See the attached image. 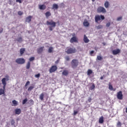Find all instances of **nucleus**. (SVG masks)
<instances>
[{
    "instance_id": "f257e3e1",
    "label": "nucleus",
    "mask_w": 127,
    "mask_h": 127,
    "mask_svg": "<svg viewBox=\"0 0 127 127\" xmlns=\"http://www.w3.org/2000/svg\"><path fill=\"white\" fill-rule=\"evenodd\" d=\"M47 25H49V29L50 31L53 30V28L56 27V22L54 21L53 20L47 21Z\"/></svg>"
},
{
    "instance_id": "f03ea898",
    "label": "nucleus",
    "mask_w": 127,
    "mask_h": 127,
    "mask_svg": "<svg viewBox=\"0 0 127 127\" xmlns=\"http://www.w3.org/2000/svg\"><path fill=\"white\" fill-rule=\"evenodd\" d=\"M65 52L67 54H73L77 52V50L75 48H71L70 47H68L65 49Z\"/></svg>"
},
{
    "instance_id": "7ed1b4c3",
    "label": "nucleus",
    "mask_w": 127,
    "mask_h": 127,
    "mask_svg": "<svg viewBox=\"0 0 127 127\" xmlns=\"http://www.w3.org/2000/svg\"><path fill=\"white\" fill-rule=\"evenodd\" d=\"M79 65V61L77 59H73L71 62V66L72 69H76Z\"/></svg>"
},
{
    "instance_id": "20e7f679",
    "label": "nucleus",
    "mask_w": 127,
    "mask_h": 127,
    "mask_svg": "<svg viewBox=\"0 0 127 127\" xmlns=\"http://www.w3.org/2000/svg\"><path fill=\"white\" fill-rule=\"evenodd\" d=\"M105 19V16L104 15H96L95 17V21L96 23H98L100 20H104Z\"/></svg>"
},
{
    "instance_id": "39448f33",
    "label": "nucleus",
    "mask_w": 127,
    "mask_h": 127,
    "mask_svg": "<svg viewBox=\"0 0 127 127\" xmlns=\"http://www.w3.org/2000/svg\"><path fill=\"white\" fill-rule=\"evenodd\" d=\"M5 78H3L1 80L2 84L3 85V88L4 89L5 88V86H6V81H8L9 76L7 75L5 76Z\"/></svg>"
},
{
    "instance_id": "423d86ee",
    "label": "nucleus",
    "mask_w": 127,
    "mask_h": 127,
    "mask_svg": "<svg viewBox=\"0 0 127 127\" xmlns=\"http://www.w3.org/2000/svg\"><path fill=\"white\" fill-rule=\"evenodd\" d=\"M15 62L17 64H24L25 60L23 58H18L16 60Z\"/></svg>"
},
{
    "instance_id": "0eeeda50",
    "label": "nucleus",
    "mask_w": 127,
    "mask_h": 127,
    "mask_svg": "<svg viewBox=\"0 0 127 127\" xmlns=\"http://www.w3.org/2000/svg\"><path fill=\"white\" fill-rule=\"evenodd\" d=\"M97 11L98 13H101V12L105 13L106 12V9H105L104 7L100 6L97 8Z\"/></svg>"
},
{
    "instance_id": "6e6552de",
    "label": "nucleus",
    "mask_w": 127,
    "mask_h": 127,
    "mask_svg": "<svg viewBox=\"0 0 127 127\" xmlns=\"http://www.w3.org/2000/svg\"><path fill=\"white\" fill-rule=\"evenodd\" d=\"M57 70V66L56 65H53L49 69L50 73H54L55 71Z\"/></svg>"
},
{
    "instance_id": "1a4fd4ad",
    "label": "nucleus",
    "mask_w": 127,
    "mask_h": 127,
    "mask_svg": "<svg viewBox=\"0 0 127 127\" xmlns=\"http://www.w3.org/2000/svg\"><path fill=\"white\" fill-rule=\"evenodd\" d=\"M120 53H121V50H120V49H117L112 51V54L113 55H117V54H120Z\"/></svg>"
},
{
    "instance_id": "9d476101",
    "label": "nucleus",
    "mask_w": 127,
    "mask_h": 127,
    "mask_svg": "<svg viewBox=\"0 0 127 127\" xmlns=\"http://www.w3.org/2000/svg\"><path fill=\"white\" fill-rule=\"evenodd\" d=\"M117 98L119 100H123V92L120 91L117 93Z\"/></svg>"
},
{
    "instance_id": "9b49d317",
    "label": "nucleus",
    "mask_w": 127,
    "mask_h": 127,
    "mask_svg": "<svg viewBox=\"0 0 127 127\" xmlns=\"http://www.w3.org/2000/svg\"><path fill=\"white\" fill-rule=\"evenodd\" d=\"M44 49V46L40 47L37 49V53H38V54H41V53H42V52H43Z\"/></svg>"
},
{
    "instance_id": "f8f14e48",
    "label": "nucleus",
    "mask_w": 127,
    "mask_h": 127,
    "mask_svg": "<svg viewBox=\"0 0 127 127\" xmlns=\"http://www.w3.org/2000/svg\"><path fill=\"white\" fill-rule=\"evenodd\" d=\"M83 41L85 43H89V42H90V40L88 39V37L86 35H84Z\"/></svg>"
},
{
    "instance_id": "ddd939ff",
    "label": "nucleus",
    "mask_w": 127,
    "mask_h": 127,
    "mask_svg": "<svg viewBox=\"0 0 127 127\" xmlns=\"http://www.w3.org/2000/svg\"><path fill=\"white\" fill-rule=\"evenodd\" d=\"M70 42L71 43H73V42H77L78 39H77V37H73L71 38Z\"/></svg>"
},
{
    "instance_id": "4468645a",
    "label": "nucleus",
    "mask_w": 127,
    "mask_h": 127,
    "mask_svg": "<svg viewBox=\"0 0 127 127\" xmlns=\"http://www.w3.org/2000/svg\"><path fill=\"white\" fill-rule=\"evenodd\" d=\"M39 8L41 9V10H44L46 9V5L44 4L39 5Z\"/></svg>"
},
{
    "instance_id": "2eb2a0df",
    "label": "nucleus",
    "mask_w": 127,
    "mask_h": 127,
    "mask_svg": "<svg viewBox=\"0 0 127 127\" xmlns=\"http://www.w3.org/2000/svg\"><path fill=\"white\" fill-rule=\"evenodd\" d=\"M109 89L110 90V91H116V88H114V87H113V85L111 82H109Z\"/></svg>"
},
{
    "instance_id": "dca6fc26",
    "label": "nucleus",
    "mask_w": 127,
    "mask_h": 127,
    "mask_svg": "<svg viewBox=\"0 0 127 127\" xmlns=\"http://www.w3.org/2000/svg\"><path fill=\"white\" fill-rule=\"evenodd\" d=\"M68 74H69V71L66 69H64L63 70L62 72V75H63L64 76H68Z\"/></svg>"
},
{
    "instance_id": "f3484780",
    "label": "nucleus",
    "mask_w": 127,
    "mask_h": 127,
    "mask_svg": "<svg viewBox=\"0 0 127 127\" xmlns=\"http://www.w3.org/2000/svg\"><path fill=\"white\" fill-rule=\"evenodd\" d=\"M15 114L16 115H20L21 114V110L20 109H16L15 110Z\"/></svg>"
},
{
    "instance_id": "a211bd4d",
    "label": "nucleus",
    "mask_w": 127,
    "mask_h": 127,
    "mask_svg": "<svg viewBox=\"0 0 127 127\" xmlns=\"http://www.w3.org/2000/svg\"><path fill=\"white\" fill-rule=\"evenodd\" d=\"M31 18H32V16L31 15H29L26 18V22H30L31 21Z\"/></svg>"
},
{
    "instance_id": "6ab92c4d",
    "label": "nucleus",
    "mask_w": 127,
    "mask_h": 127,
    "mask_svg": "<svg viewBox=\"0 0 127 127\" xmlns=\"http://www.w3.org/2000/svg\"><path fill=\"white\" fill-rule=\"evenodd\" d=\"M24 52H25V48H22L20 49V54L21 55H22V54H23V53H24Z\"/></svg>"
},
{
    "instance_id": "aec40b11",
    "label": "nucleus",
    "mask_w": 127,
    "mask_h": 127,
    "mask_svg": "<svg viewBox=\"0 0 127 127\" xmlns=\"http://www.w3.org/2000/svg\"><path fill=\"white\" fill-rule=\"evenodd\" d=\"M99 124H104V117L101 116L99 120Z\"/></svg>"
},
{
    "instance_id": "412c9836",
    "label": "nucleus",
    "mask_w": 127,
    "mask_h": 127,
    "mask_svg": "<svg viewBox=\"0 0 127 127\" xmlns=\"http://www.w3.org/2000/svg\"><path fill=\"white\" fill-rule=\"evenodd\" d=\"M39 99L41 100V101H43L44 99V94L41 93L39 96Z\"/></svg>"
},
{
    "instance_id": "4be33fe9",
    "label": "nucleus",
    "mask_w": 127,
    "mask_h": 127,
    "mask_svg": "<svg viewBox=\"0 0 127 127\" xmlns=\"http://www.w3.org/2000/svg\"><path fill=\"white\" fill-rule=\"evenodd\" d=\"M109 5H110L109 1H106L104 3L105 7H106V8H108L109 7Z\"/></svg>"
},
{
    "instance_id": "5701e85b",
    "label": "nucleus",
    "mask_w": 127,
    "mask_h": 127,
    "mask_svg": "<svg viewBox=\"0 0 127 127\" xmlns=\"http://www.w3.org/2000/svg\"><path fill=\"white\" fill-rule=\"evenodd\" d=\"M45 15L46 17H49V16H51V13L50 11H47L45 13Z\"/></svg>"
},
{
    "instance_id": "b1692460",
    "label": "nucleus",
    "mask_w": 127,
    "mask_h": 127,
    "mask_svg": "<svg viewBox=\"0 0 127 127\" xmlns=\"http://www.w3.org/2000/svg\"><path fill=\"white\" fill-rule=\"evenodd\" d=\"M83 25L84 26H89V25H90V24L89 23L88 21H84L83 22Z\"/></svg>"
},
{
    "instance_id": "393cba45",
    "label": "nucleus",
    "mask_w": 127,
    "mask_h": 127,
    "mask_svg": "<svg viewBox=\"0 0 127 127\" xmlns=\"http://www.w3.org/2000/svg\"><path fill=\"white\" fill-rule=\"evenodd\" d=\"M12 104L14 107H16V106L18 105L17 101H16L15 100L12 101Z\"/></svg>"
},
{
    "instance_id": "a878e982",
    "label": "nucleus",
    "mask_w": 127,
    "mask_h": 127,
    "mask_svg": "<svg viewBox=\"0 0 127 127\" xmlns=\"http://www.w3.org/2000/svg\"><path fill=\"white\" fill-rule=\"evenodd\" d=\"M49 53H52L53 52V47H50L48 50Z\"/></svg>"
},
{
    "instance_id": "bb28decb",
    "label": "nucleus",
    "mask_w": 127,
    "mask_h": 127,
    "mask_svg": "<svg viewBox=\"0 0 127 127\" xmlns=\"http://www.w3.org/2000/svg\"><path fill=\"white\" fill-rule=\"evenodd\" d=\"M93 73V70H92L91 69H88L87 71V75L88 76H90V75H91V74H92Z\"/></svg>"
},
{
    "instance_id": "cd10ccee",
    "label": "nucleus",
    "mask_w": 127,
    "mask_h": 127,
    "mask_svg": "<svg viewBox=\"0 0 127 127\" xmlns=\"http://www.w3.org/2000/svg\"><path fill=\"white\" fill-rule=\"evenodd\" d=\"M26 68V69H29V68H30V62H28L27 63Z\"/></svg>"
},
{
    "instance_id": "c85d7f7f",
    "label": "nucleus",
    "mask_w": 127,
    "mask_h": 127,
    "mask_svg": "<svg viewBox=\"0 0 127 127\" xmlns=\"http://www.w3.org/2000/svg\"><path fill=\"white\" fill-rule=\"evenodd\" d=\"M33 89H34V86H31L28 88V92H30V91H32Z\"/></svg>"
},
{
    "instance_id": "c756f323",
    "label": "nucleus",
    "mask_w": 127,
    "mask_h": 127,
    "mask_svg": "<svg viewBox=\"0 0 127 127\" xmlns=\"http://www.w3.org/2000/svg\"><path fill=\"white\" fill-rule=\"evenodd\" d=\"M53 8H55L56 9H58V5L57 4H54L53 5Z\"/></svg>"
},
{
    "instance_id": "7c9ffc66",
    "label": "nucleus",
    "mask_w": 127,
    "mask_h": 127,
    "mask_svg": "<svg viewBox=\"0 0 127 127\" xmlns=\"http://www.w3.org/2000/svg\"><path fill=\"white\" fill-rule=\"evenodd\" d=\"M17 41H18V42H22V37H19L17 39Z\"/></svg>"
},
{
    "instance_id": "2f4dec72",
    "label": "nucleus",
    "mask_w": 127,
    "mask_h": 127,
    "mask_svg": "<svg viewBox=\"0 0 127 127\" xmlns=\"http://www.w3.org/2000/svg\"><path fill=\"white\" fill-rule=\"evenodd\" d=\"M4 94V90L0 89V96Z\"/></svg>"
},
{
    "instance_id": "473e14b6",
    "label": "nucleus",
    "mask_w": 127,
    "mask_h": 127,
    "mask_svg": "<svg viewBox=\"0 0 127 127\" xmlns=\"http://www.w3.org/2000/svg\"><path fill=\"white\" fill-rule=\"evenodd\" d=\"M96 28H97V29H102V28H103V25H98V26H97L96 27Z\"/></svg>"
},
{
    "instance_id": "72a5a7b5",
    "label": "nucleus",
    "mask_w": 127,
    "mask_h": 127,
    "mask_svg": "<svg viewBox=\"0 0 127 127\" xmlns=\"http://www.w3.org/2000/svg\"><path fill=\"white\" fill-rule=\"evenodd\" d=\"M26 102H27V98H26L23 100L22 104L24 105L26 103Z\"/></svg>"
},
{
    "instance_id": "f704fd0d",
    "label": "nucleus",
    "mask_w": 127,
    "mask_h": 127,
    "mask_svg": "<svg viewBox=\"0 0 127 127\" xmlns=\"http://www.w3.org/2000/svg\"><path fill=\"white\" fill-rule=\"evenodd\" d=\"M17 13H18V15H22V14H23V12L21 11H18Z\"/></svg>"
},
{
    "instance_id": "c9c22d12",
    "label": "nucleus",
    "mask_w": 127,
    "mask_h": 127,
    "mask_svg": "<svg viewBox=\"0 0 127 127\" xmlns=\"http://www.w3.org/2000/svg\"><path fill=\"white\" fill-rule=\"evenodd\" d=\"M64 58H65L66 61H70V57H69V56H66Z\"/></svg>"
},
{
    "instance_id": "e433bc0d",
    "label": "nucleus",
    "mask_w": 127,
    "mask_h": 127,
    "mask_svg": "<svg viewBox=\"0 0 127 127\" xmlns=\"http://www.w3.org/2000/svg\"><path fill=\"white\" fill-rule=\"evenodd\" d=\"M95 89V84L93 83L92 86L90 87V90H94Z\"/></svg>"
},
{
    "instance_id": "4c0bfd02",
    "label": "nucleus",
    "mask_w": 127,
    "mask_h": 127,
    "mask_svg": "<svg viewBox=\"0 0 127 127\" xmlns=\"http://www.w3.org/2000/svg\"><path fill=\"white\" fill-rule=\"evenodd\" d=\"M97 58L99 61H101V60H103V58L101 56H98Z\"/></svg>"
},
{
    "instance_id": "58836bf2",
    "label": "nucleus",
    "mask_w": 127,
    "mask_h": 127,
    "mask_svg": "<svg viewBox=\"0 0 127 127\" xmlns=\"http://www.w3.org/2000/svg\"><path fill=\"white\" fill-rule=\"evenodd\" d=\"M34 59H35V58H34V57H32L31 58H30L29 59V61L30 62H31V61H33V60H34Z\"/></svg>"
},
{
    "instance_id": "ea45409f",
    "label": "nucleus",
    "mask_w": 127,
    "mask_h": 127,
    "mask_svg": "<svg viewBox=\"0 0 127 127\" xmlns=\"http://www.w3.org/2000/svg\"><path fill=\"white\" fill-rule=\"evenodd\" d=\"M123 19V17L120 16L117 18V21H120V20H122Z\"/></svg>"
},
{
    "instance_id": "a19ab883",
    "label": "nucleus",
    "mask_w": 127,
    "mask_h": 127,
    "mask_svg": "<svg viewBox=\"0 0 127 127\" xmlns=\"http://www.w3.org/2000/svg\"><path fill=\"white\" fill-rule=\"evenodd\" d=\"M30 84V81H27V82L25 85V87H27V86H28V85H29Z\"/></svg>"
},
{
    "instance_id": "79ce46f5",
    "label": "nucleus",
    "mask_w": 127,
    "mask_h": 127,
    "mask_svg": "<svg viewBox=\"0 0 127 127\" xmlns=\"http://www.w3.org/2000/svg\"><path fill=\"white\" fill-rule=\"evenodd\" d=\"M29 102L30 103V104H31V105H34V101H33L32 99H30L29 100Z\"/></svg>"
},
{
    "instance_id": "37998d69",
    "label": "nucleus",
    "mask_w": 127,
    "mask_h": 127,
    "mask_svg": "<svg viewBox=\"0 0 127 127\" xmlns=\"http://www.w3.org/2000/svg\"><path fill=\"white\" fill-rule=\"evenodd\" d=\"M35 77L36 78H39V77H40V73H38L37 74H35Z\"/></svg>"
},
{
    "instance_id": "c03bdc74",
    "label": "nucleus",
    "mask_w": 127,
    "mask_h": 127,
    "mask_svg": "<svg viewBox=\"0 0 127 127\" xmlns=\"http://www.w3.org/2000/svg\"><path fill=\"white\" fill-rule=\"evenodd\" d=\"M14 124H15V122H14V120H12L11 121V125L12 126H13L14 125Z\"/></svg>"
},
{
    "instance_id": "a18cd8bd",
    "label": "nucleus",
    "mask_w": 127,
    "mask_h": 127,
    "mask_svg": "<svg viewBox=\"0 0 127 127\" xmlns=\"http://www.w3.org/2000/svg\"><path fill=\"white\" fill-rule=\"evenodd\" d=\"M117 127H122V123L119 122L117 123Z\"/></svg>"
},
{
    "instance_id": "49530a36",
    "label": "nucleus",
    "mask_w": 127,
    "mask_h": 127,
    "mask_svg": "<svg viewBox=\"0 0 127 127\" xmlns=\"http://www.w3.org/2000/svg\"><path fill=\"white\" fill-rule=\"evenodd\" d=\"M16 2H19V3H21L22 2V0H16Z\"/></svg>"
},
{
    "instance_id": "de8ad7c7",
    "label": "nucleus",
    "mask_w": 127,
    "mask_h": 127,
    "mask_svg": "<svg viewBox=\"0 0 127 127\" xmlns=\"http://www.w3.org/2000/svg\"><path fill=\"white\" fill-rule=\"evenodd\" d=\"M111 25V23L108 22L106 24V27H110V26Z\"/></svg>"
},
{
    "instance_id": "09e8293b",
    "label": "nucleus",
    "mask_w": 127,
    "mask_h": 127,
    "mask_svg": "<svg viewBox=\"0 0 127 127\" xmlns=\"http://www.w3.org/2000/svg\"><path fill=\"white\" fill-rule=\"evenodd\" d=\"M92 98H91V97H89V98H88V102H89V103H91V102L92 101Z\"/></svg>"
},
{
    "instance_id": "8fccbe9b",
    "label": "nucleus",
    "mask_w": 127,
    "mask_h": 127,
    "mask_svg": "<svg viewBox=\"0 0 127 127\" xmlns=\"http://www.w3.org/2000/svg\"><path fill=\"white\" fill-rule=\"evenodd\" d=\"M77 114H78V112L77 111H74V116H76V115Z\"/></svg>"
},
{
    "instance_id": "3c124183",
    "label": "nucleus",
    "mask_w": 127,
    "mask_h": 127,
    "mask_svg": "<svg viewBox=\"0 0 127 127\" xmlns=\"http://www.w3.org/2000/svg\"><path fill=\"white\" fill-rule=\"evenodd\" d=\"M104 77H105V75H103V76H101L100 77V80H104Z\"/></svg>"
},
{
    "instance_id": "603ef678",
    "label": "nucleus",
    "mask_w": 127,
    "mask_h": 127,
    "mask_svg": "<svg viewBox=\"0 0 127 127\" xmlns=\"http://www.w3.org/2000/svg\"><path fill=\"white\" fill-rule=\"evenodd\" d=\"M94 51H91L90 53V54H94Z\"/></svg>"
},
{
    "instance_id": "864d4df0",
    "label": "nucleus",
    "mask_w": 127,
    "mask_h": 127,
    "mask_svg": "<svg viewBox=\"0 0 127 127\" xmlns=\"http://www.w3.org/2000/svg\"><path fill=\"white\" fill-rule=\"evenodd\" d=\"M56 64H58V63H59V61L57 60L56 62H55Z\"/></svg>"
},
{
    "instance_id": "5fc2aeb1",
    "label": "nucleus",
    "mask_w": 127,
    "mask_h": 127,
    "mask_svg": "<svg viewBox=\"0 0 127 127\" xmlns=\"http://www.w3.org/2000/svg\"><path fill=\"white\" fill-rule=\"evenodd\" d=\"M2 31H3V29H1L0 30V33H1V32H2Z\"/></svg>"
},
{
    "instance_id": "6e6d98bb",
    "label": "nucleus",
    "mask_w": 127,
    "mask_h": 127,
    "mask_svg": "<svg viewBox=\"0 0 127 127\" xmlns=\"http://www.w3.org/2000/svg\"><path fill=\"white\" fill-rule=\"evenodd\" d=\"M75 35H76V34L75 33H73L72 36H75Z\"/></svg>"
},
{
    "instance_id": "4d7b16f0",
    "label": "nucleus",
    "mask_w": 127,
    "mask_h": 127,
    "mask_svg": "<svg viewBox=\"0 0 127 127\" xmlns=\"http://www.w3.org/2000/svg\"><path fill=\"white\" fill-rule=\"evenodd\" d=\"M92 0V1H93V2H94V1H95V0Z\"/></svg>"
},
{
    "instance_id": "13d9d810",
    "label": "nucleus",
    "mask_w": 127,
    "mask_h": 127,
    "mask_svg": "<svg viewBox=\"0 0 127 127\" xmlns=\"http://www.w3.org/2000/svg\"><path fill=\"white\" fill-rule=\"evenodd\" d=\"M0 61H1V58H0Z\"/></svg>"
},
{
    "instance_id": "bf43d9fd",
    "label": "nucleus",
    "mask_w": 127,
    "mask_h": 127,
    "mask_svg": "<svg viewBox=\"0 0 127 127\" xmlns=\"http://www.w3.org/2000/svg\"><path fill=\"white\" fill-rule=\"evenodd\" d=\"M103 45H105V43H103Z\"/></svg>"
}]
</instances>
